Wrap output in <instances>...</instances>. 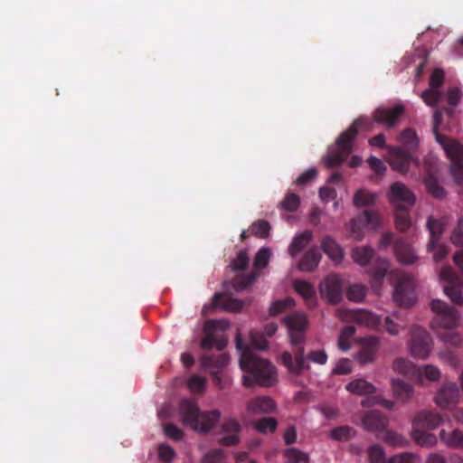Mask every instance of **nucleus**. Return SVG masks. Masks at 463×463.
Wrapping results in <instances>:
<instances>
[{"mask_svg":"<svg viewBox=\"0 0 463 463\" xmlns=\"http://www.w3.org/2000/svg\"><path fill=\"white\" fill-rule=\"evenodd\" d=\"M288 328L292 353L284 352L281 354L282 364L291 373L300 374L309 369L307 361L325 364L327 355L324 350H314L305 356L306 332L308 326L307 316L302 312H293L283 318Z\"/></svg>","mask_w":463,"mask_h":463,"instance_id":"f257e3e1","label":"nucleus"},{"mask_svg":"<svg viewBox=\"0 0 463 463\" xmlns=\"http://www.w3.org/2000/svg\"><path fill=\"white\" fill-rule=\"evenodd\" d=\"M237 348L242 351L240 358V367L247 374L243 375L242 382L245 387L254 384L269 387L277 381L276 369L268 360L252 353L249 346H244L240 335L236 336Z\"/></svg>","mask_w":463,"mask_h":463,"instance_id":"f03ea898","label":"nucleus"},{"mask_svg":"<svg viewBox=\"0 0 463 463\" xmlns=\"http://www.w3.org/2000/svg\"><path fill=\"white\" fill-rule=\"evenodd\" d=\"M179 412L184 424L199 432H208L221 418L220 411H202L197 402L189 399L180 402Z\"/></svg>","mask_w":463,"mask_h":463,"instance_id":"7ed1b4c3","label":"nucleus"},{"mask_svg":"<svg viewBox=\"0 0 463 463\" xmlns=\"http://www.w3.org/2000/svg\"><path fill=\"white\" fill-rule=\"evenodd\" d=\"M367 123V118H359L339 136L336 140V151L330 153L326 158V165L328 168L338 166L346 160L353 150V142L358 134V129Z\"/></svg>","mask_w":463,"mask_h":463,"instance_id":"20e7f679","label":"nucleus"},{"mask_svg":"<svg viewBox=\"0 0 463 463\" xmlns=\"http://www.w3.org/2000/svg\"><path fill=\"white\" fill-rule=\"evenodd\" d=\"M437 142L445 150L451 161L450 172L454 182L460 185L463 184V146L457 140L443 135L437 136Z\"/></svg>","mask_w":463,"mask_h":463,"instance_id":"39448f33","label":"nucleus"},{"mask_svg":"<svg viewBox=\"0 0 463 463\" xmlns=\"http://www.w3.org/2000/svg\"><path fill=\"white\" fill-rule=\"evenodd\" d=\"M431 310L435 317L431 321L433 328H455L459 325V315L458 310L440 299H433L430 303Z\"/></svg>","mask_w":463,"mask_h":463,"instance_id":"423d86ee","label":"nucleus"},{"mask_svg":"<svg viewBox=\"0 0 463 463\" xmlns=\"http://www.w3.org/2000/svg\"><path fill=\"white\" fill-rule=\"evenodd\" d=\"M432 349V339L424 328L414 326L411 330L409 350L411 356L419 359H426Z\"/></svg>","mask_w":463,"mask_h":463,"instance_id":"0eeeda50","label":"nucleus"},{"mask_svg":"<svg viewBox=\"0 0 463 463\" xmlns=\"http://www.w3.org/2000/svg\"><path fill=\"white\" fill-rule=\"evenodd\" d=\"M388 198L393 210H411L415 203L414 194L401 182L390 186Z\"/></svg>","mask_w":463,"mask_h":463,"instance_id":"6e6552de","label":"nucleus"},{"mask_svg":"<svg viewBox=\"0 0 463 463\" xmlns=\"http://www.w3.org/2000/svg\"><path fill=\"white\" fill-rule=\"evenodd\" d=\"M439 277L442 280L448 282L444 286L445 294L454 304L461 305L463 303V283L456 278L453 269L449 266L443 267Z\"/></svg>","mask_w":463,"mask_h":463,"instance_id":"1a4fd4ad","label":"nucleus"},{"mask_svg":"<svg viewBox=\"0 0 463 463\" xmlns=\"http://www.w3.org/2000/svg\"><path fill=\"white\" fill-rule=\"evenodd\" d=\"M393 300L400 307L406 308L415 302L414 283L408 276H401L394 287Z\"/></svg>","mask_w":463,"mask_h":463,"instance_id":"9d476101","label":"nucleus"},{"mask_svg":"<svg viewBox=\"0 0 463 463\" xmlns=\"http://www.w3.org/2000/svg\"><path fill=\"white\" fill-rule=\"evenodd\" d=\"M380 215L377 212L364 210L357 217L351 221L350 232L353 237L360 241L363 238L362 227L376 229L380 225Z\"/></svg>","mask_w":463,"mask_h":463,"instance_id":"9b49d317","label":"nucleus"},{"mask_svg":"<svg viewBox=\"0 0 463 463\" xmlns=\"http://www.w3.org/2000/svg\"><path fill=\"white\" fill-rule=\"evenodd\" d=\"M404 111L405 108L402 104H398L392 108L379 107L373 111V118L376 123L387 128H392L398 124Z\"/></svg>","mask_w":463,"mask_h":463,"instance_id":"f8f14e48","label":"nucleus"},{"mask_svg":"<svg viewBox=\"0 0 463 463\" xmlns=\"http://www.w3.org/2000/svg\"><path fill=\"white\" fill-rule=\"evenodd\" d=\"M411 163L419 165V162L414 157L413 153L400 146L390 147L389 164L393 170L405 174L408 172Z\"/></svg>","mask_w":463,"mask_h":463,"instance_id":"ddd939ff","label":"nucleus"},{"mask_svg":"<svg viewBox=\"0 0 463 463\" xmlns=\"http://www.w3.org/2000/svg\"><path fill=\"white\" fill-rule=\"evenodd\" d=\"M221 322L208 321L205 324L204 336L201 341V348L206 351H211L213 347L217 350L222 351L227 345V339L223 335H216L214 331L217 328V325Z\"/></svg>","mask_w":463,"mask_h":463,"instance_id":"4468645a","label":"nucleus"},{"mask_svg":"<svg viewBox=\"0 0 463 463\" xmlns=\"http://www.w3.org/2000/svg\"><path fill=\"white\" fill-rule=\"evenodd\" d=\"M229 355L227 354H213L205 353L200 358L201 366L209 371L213 376L214 381L221 382L218 373L229 364Z\"/></svg>","mask_w":463,"mask_h":463,"instance_id":"2eb2a0df","label":"nucleus"},{"mask_svg":"<svg viewBox=\"0 0 463 463\" xmlns=\"http://www.w3.org/2000/svg\"><path fill=\"white\" fill-rule=\"evenodd\" d=\"M361 420L364 429L371 432L384 431L388 425V418L378 410L365 411Z\"/></svg>","mask_w":463,"mask_h":463,"instance_id":"dca6fc26","label":"nucleus"},{"mask_svg":"<svg viewBox=\"0 0 463 463\" xmlns=\"http://www.w3.org/2000/svg\"><path fill=\"white\" fill-rule=\"evenodd\" d=\"M459 400V389L455 383H445L437 392L435 402L442 409H449Z\"/></svg>","mask_w":463,"mask_h":463,"instance_id":"f3484780","label":"nucleus"},{"mask_svg":"<svg viewBox=\"0 0 463 463\" xmlns=\"http://www.w3.org/2000/svg\"><path fill=\"white\" fill-rule=\"evenodd\" d=\"M321 292L332 304H337L342 299V283L336 275H329L321 284Z\"/></svg>","mask_w":463,"mask_h":463,"instance_id":"a211bd4d","label":"nucleus"},{"mask_svg":"<svg viewBox=\"0 0 463 463\" xmlns=\"http://www.w3.org/2000/svg\"><path fill=\"white\" fill-rule=\"evenodd\" d=\"M443 419L442 416L433 411H422L419 412L414 420H413V428H426V429H435L441 422Z\"/></svg>","mask_w":463,"mask_h":463,"instance_id":"6ab92c4d","label":"nucleus"},{"mask_svg":"<svg viewBox=\"0 0 463 463\" xmlns=\"http://www.w3.org/2000/svg\"><path fill=\"white\" fill-rule=\"evenodd\" d=\"M448 223L446 218L435 219L430 216L427 221V228L430 232V241L428 243V250H432L438 241L440 240V236L444 232L445 226Z\"/></svg>","mask_w":463,"mask_h":463,"instance_id":"aec40b11","label":"nucleus"},{"mask_svg":"<svg viewBox=\"0 0 463 463\" xmlns=\"http://www.w3.org/2000/svg\"><path fill=\"white\" fill-rule=\"evenodd\" d=\"M278 330V326L275 323H269L264 327V333L261 334L257 331H250V345L258 350H265L268 348L269 343L265 337L272 336Z\"/></svg>","mask_w":463,"mask_h":463,"instance_id":"412c9836","label":"nucleus"},{"mask_svg":"<svg viewBox=\"0 0 463 463\" xmlns=\"http://www.w3.org/2000/svg\"><path fill=\"white\" fill-rule=\"evenodd\" d=\"M379 341L377 337L364 338L361 349L357 354L358 361L364 364L373 361L378 350Z\"/></svg>","mask_w":463,"mask_h":463,"instance_id":"4be33fe9","label":"nucleus"},{"mask_svg":"<svg viewBox=\"0 0 463 463\" xmlns=\"http://www.w3.org/2000/svg\"><path fill=\"white\" fill-rule=\"evenodd\" d=\"M213 306L227 311L239 312L243 307V302L222 293H215L213 298Z\"/></svg>","mask_w":463,"mask_h":463,"instance_id":"5701e85b","label":"nucleus"},{"mask_svg":"<svg viewBox=\"0 0 463 463\" xmlns=\"http://www.w3.org/2000/svg\"><path fill=\"white\" fill-rule=\"evenodd\" d=\"M323 251L335 263H339L344 258V250L331 236H325L321 241Z\"/></svg>","mask_w":463,"mask_h":463,"instance_id":"b1692460","label":"nucleus"},{"mask_svg":"<svg viewBox=\"0 0 463 463\" xmlns=\"http://www.w3.org/2000/svg\"><path fill=\"white\" fill-rule=\"evenodd\" d=\"M439 439L444 445L450 449H463V431L458 429H454L452 430H441L439 432Z\"/></svg>","mask_w":463,"mask_h":463,"instance_id":"393cba45","label":"nucleus"},{"mask_svg":"<svg viewBox=\"0 0 463 463\" xmlns=\"http://www.w3.org/2000/svg\"><path fill=\"white\" fill-rule=\"evenodd\" d=\"M276 408L275 402L267 396H260L252 399L248 402L247 409L252 413H268L274 411Z\"/></svg>","mask_w":463,"mask_h":463,"instance_id":"a878e982","label":"nucleus"},{"mask_svg":"<svg viewBox=\"0 0 463 463\" xmlns=\"http://www.w3.org/2000/svg\"><path fill=\"white\" fill-rule=\"evenodd\" d=\"M353 319L360 325L370 328H378L382 325V317L368 310L359 309L353 313Z\"/></svg>","mask_w":463,"mask_h":463,"instance_id":"bb28decb","label":"nucleus"},{"mask_svg":"<svg viewBox=\"0 0 463 463\" xmlns=\"http://www.w3.org/2000/svg\"><path fill=\"white\" fill-rule=\"evenodd\" d=\"M295 290L303 297L308 308H313L317 305L316 291L313 286L304 280H297L294 283Z\"/></svg>","mask_w":463,"mask_h":463,"instance_id":"cd10ccee","label":"nucleus"},{"mask_svg":"<svg viewBox=\"0 0 463 463\" xmlns=\"http://www.w3.org/2000/svg\"><path fill=\"white\" fill-rule=\"evenodd\" d=\"M346 390L357 395H368L376 392L375 386L364 378H357L346 384Z\"/></svg>","mask_w":463,"mask_h":463,"instance_id":"c85d7f7f","label":"nucleus"},{"mask_svg":"<svg viewBox=\"0 0 463 463\" xmlns=\"http://www.w3.org/2000/svg\"><path fill=\"white\" fill-rule=\"evenodd\" d=\"M321 253L317 249L307 250L298 263V269L302 271H313L319 264Z\"/></svg>","mask_w":463,"mask_h":463,"instance_id":"c756f323","label":"nucleus"},{"mask_svg":"<svg viewBox=\"0 0 463 463\" xmlns=\"http://www.w3.org/2000/svg\"><path fill=\"white\" fill-rule=\"evenodd\" d=\"M392 388L394 396L402 402L409 401L413 395V388L411 384L400 379L392 380Z\"/></svg>","mask_w":463,"mask_h":463,"instance_id":"7c9ffc66","label":"nucleus"},{"mask_svg":"<svg viewBox=\"0 0 463 463\" xmlns=\"http://www.w3.org/2000/svg\"><path fill=\"white\" fill-rule=\"evenodd\" d=\"M397 259L403 264H412L416 260L413 250L403 241H398L394 246Z\"/></svg>","mask_w":463,"mask_h":463,"instance_id":"2f4dec72","label":"nucleus"},{"mask_svg":"<svg viewBox=\"0 0 463 463\" xmlns=\"http://www.w3.org/2000/svg\"><path fill=\"white\" fill-rule=\"evenodd\" d=\"M399 142L402 148L413 153L419 146V138L416 131L412 128H405L399 136Z\"/></svg>","mask_w":463,"mask_h":463,"instance_id":"473e14b6","label":"nucleus"},{"mask_svg":"<svg viewBox=\"0 0 463 463\" xmlns=\"http://www.w3.org/2000/svg\"><path fill=\"white\" fill-rule=\"evenodd\" d=\"M313 233L310 231H305L297 235L288 247V253L294 258L311 241Z\"/></svg>","mask_w":463,"mask_h":463,"instance_id":"72a5a7b5","label":"nucleus"},{"mask_svg":"<svg viewBox=\"0 0 463 463\" xmlns=\"http://www.w3.org/2000/svg\"><path fill=\"white\" fill-rule=\"evenodd\" d=\"M424 185L429 194L436 199H442L446 195L445 189L439 184L437 178L428 173L423 180Z\"/></svg>","mask_w":463,"mask_h":463,"instance_id":"f704fd0d","label":"nucleus"},{"mask_svg":"<svg viewBox=\"0 0 463 463\" xmlns=\"http://www.w3.org/2000/svg\"><path fill=\"white\" fill-rule=\"evenodd\" d=\"M389 262L383 258H376L373 266L370 269V274L375 283L381 284L389 269Z\"/></svg>","mask_w":463,"mask_h":463,"instance_id":"c9c22d12","label":"nucleus"},{"mask_svg":"<svg viewBox=\"0 0 463 463\" xmlns=\"http://www.w3.org/2000/svg\"><path fill=\"white\" fill-rule=\"evenodd\" d=\"M392 368L398 373H401L406 377L416 376L417 373H420L412 363L404 358H397L393 362Z\"/></svg>","mask_w":463,"mask_h":463,"instance_id":"e433bc0d","label":"nucleus"},{"mask_svg":"<svg viewBox=\"0 0 463 463\" xmlns=\"http://www.w3.org/2000/svg\"><path fill=\"white\" fill-rule=\"evenodd\" d=\"M373 250L370 246L355 247L352 251L354 261L361 266L368 264L373 260Z\"/></svg>","mask_w":463,"mask_h":463,"instance_id":"4c0bfd02","label":"nucleus"},{"mask_svg":"<svg viewBox=\"0 0 463 463\" xmlns=\"http://www.w3.org/2000/svg\"><path fill=\"white\" fill-rule=\"evenodd\" d=\"M422 428H413L412 437L420 446L431 447L437 443V438L434 434L421 430Z\"/></svg>","mask_w":463,"mask_h":463,"instance_id":"58836bf2","label":"nucleus"},{"mask_svg":"<svg viewBox=\"0 0 463 463\" xmlns=\"http://www.w3.org/2000/svg\"><path fill=\"white\" fill-rule=\"evenodd\" d=\"M392 317L397 322H395L392 317L387 316L383 319V326L390 335H396L399 333V329L404 328L406 325L401 319L400 311L393 312Z\"/></svg>","mask_w":463,"mask_h":463,"instance_id":"ea45409f","label":"nucleus"},{"mask_svg":"<svg viewBox=\"0 0 463 463\" xmlns=\"http://www.w3.org/2000/svg\"><path fill=\"white\" fill-rule=\"evenodd\" d=\"M376 194L371 193L367 190H358L354 196V204L356 207H364L374 204L376 201Z\"/></svg>","mask_w":463,"mask_h":463,"instance_id":"a19ab883","label":"nucleus"},{"mask_svg":"<svg viewBox=\"0 0 463 463\" xmlns=\"http://www.w3.org/2000/svg\"><path fill=\"white\" fill-rule=\"evenodd\" d=\"M253 426L260 433H273L278 426V421L275 418L272 417H263L261 419L256 420L253 422Z\"/></svg>","mask_w":463,"mask_h":463,"instance_id":"79ce46f5","label":"nucleus"},{"mask_svg":"<svg viewBox=\"0 0 463 463\" xmlns=\"http://www.w3.org/2000/svg\"><path fill=\"white\" fill-rule=\"evenodd\" d=\"M409 212L410 210H394L395 226L401 232L407 231L411 225Z\"/></svg>","mask_w":463,"mask_h":463,"instance_id":"37998d69","label":"nucleus"},{"mask_svg":"<svg viewBox=\"0 0 463 463\" xmlns=\"http://www.w3.org/2000/svg\"><path fill=\"white\" fill-rule=\"evenodd\" d=\"M295 305V301L292 298H286L284 299H279L274 301L269 307V315L277 316L283 311L291 308Z\"/></svg>","mask_w":463,"mask_h":463,"instance_id":"c03bdc74","label":"nucleus"},{"mask_svg":"<svg viewBox=\"0 0 463 463\" xmlns=\"http://www.w3.org/2000/svg\"><path fill=\"white\" fill-rule=\"evenodd\" d=\"M259 276L260 272L257 270H252L248 275L238 276L234 279V287L237 290L244 289L254 283Z\"/></svg>","mask_w":463,"mask_h":463,"instance_id":"a18cd8bd","label":"nucleus"},{"mask_svg":"<svg viewBox=\"0 0 463 463\" xmlns=\"http://www.w3.org/2000/svg\"><path fill=\"white\" fill-rule=\"evenodd\" d=\"M366 291L367 290L364 286L361 284H354L348 288L346 297L351 301L360 302L365 298Z\"/></svg>","mask_w":463,"mask_h":463,"instance_id":"49530a36","label":"nucleus"},{"mask_svg":"<svg viewBox=\"0 0 463 463\" xmlns=\"http://www.w3.org/2000/svg\"><path fill=\"white\" fill-rule=\"evenodd\" d=\"M368 457L370 463H388L383 449L378 444L368 449Z\"/></svg>","mask_w":463,"mask_h":463,"instance_id":"de8ad7c7","label":"nucleus"},{"mask_svg":"<svg viewBox=\"0 0 463 463\" xmlns=\"http://www.w3.org/2000/svg\"><path fill=\"white\" fill-rule=\"evenodd\" d=\"M300 203V197L293 193L288 194L280 203L281 208L287 212L293 213L297 211Z\"/></svg>","mask_w":463,"mask_h":463,"instance_id":"09e8293b","label":"nucleus"},{"mask_svg":"<svg viewBox=\"0 0 463 463\" xmlns=\"http://www.w3.org/2000/svg\"><path fill=\"white\" fill-rule=\"evenodd\" d=\"M270 250L268 248H261L255 255L253 265L255 269H264L269 264Z\"/></svg>","mask_w":463,"mask_h":463,"instance_id":"8fccbe9b","label":"nucleus"},{"mask_svg":"<svg viewBox=\"0 0 463 463\" xmlns=\"http://www.w3.org/2000/svg\"><path fill=\"white\" fill-rule=\"evenodd\" d=\"M417 369L420 373H417L416 376H425L430 382L438 381L440 377L439 370L431 364H428L423 367H418Z\"/></svg>","mask_w":463,"mask_h":463,"instance_id":"3c124183","label":"nucleus"},{"mask_svg":"<svg viewBox=\"0 0 463 463\" xmlns=\"http://www.w3.org/2000/svg\"><path fill=\"white\" fill-rule=\"evenodd\" d=\"M285 456L290 463H308V455L300 451L296 448L288 449L285 452Z\"/></svg>","mask_w":463,"mask_h":463,"instance_id":"603ef678","label":"nucleus"},{"mask_svg":"<svg viewBox=\"0 0 463 463\" xmlns=\"http://www.w3.org/2000/svg\"><path fill=\"white\" fill-rule=\"evenodd\" d=\"M250 262L246 250H241L237 257L232 261L231 268L234 271L244 270L248 268Z\"/></svg>","mask_w":463,"mask_h":463,"instance_id":"864d4df0","label":"nucleus"},{"mask_svg":"<svg viewBox=\"0 0 463 463\" xmlns=\"http://www.w3.org/2000/svg\"><path fill=\"white\" fill-rule=\"evenodd\" d=\"M383 440L393 447H403L407 442L402 435L391 430L384 431Z\"/></svg>","mask_w":463,"mask_h":463,"instance_id":"5fc2aeb1","label":"nucleus"},{"mask_svg":"<svg viewBox=\"0 0 463 463\" xmlns=\"http://www.w3.org/2000/svg\"><path fill=\"white\" fill-rule=\"evenodd\" d=\"M354 434V430L349 426H341L330 431V437L336 440L349 439Z\"/></svg>","mask_w":463,"mask_h":463,"instance_id":"6e6d98bb","label":"nucleus"},{"mask_svg":"<svg viewBox=\"0 0 463 463\" xmlns=\"http://www.w3.org/2000/svg\"><path fill=\"white\" fill-rule=\"evenodd\" d=\"M270 225L267 221L260 220L251 225V233L260 238H266L269 235Z\"/></svg>","mask_w":463,"mask_h":463,"instance_id":"4d7b16f0","label":"nucleus"},{"mask_svg":"<svg viewBox=\"0 0 463 463\" xmlns=\"http://www.w3.org/2000/svg\"><path fill=\"white\" fill-rule=\"evenodd\" d=\"M205 383V379L196 374L192 375L187 382L188 388L195 393L203 392Z\"/></svg>","mask_w":463,"mask_h":463,"instance_id":"13d9d810","label":"nucleus"},{"mask_svg":"<svg viewBox=\"0 0 463 463\" xmlns=\"http://www.w3.org/2000/svg\"><path fill=\"white\" fill-rule=\"evenodd\" d=\"M421 98L427 105L434 107L440 100L441 93L430 88L421 93Z\"/></svg>","mask_w":463,"mask_h":463,"instance_id":"bf43d9fd","label":"nucleus"},{"mask_svg":"<svg viewBox=\"0 0 463 463\" xmlns=\"http://www.w3.org/2000/svg\"><path fill=\"white\" fill-rule=\"evenodd\" d=\"M388 463H420V460L415 454L404 452L392 457Z\"/></svg>","mask_w":463,"mask_h":463,"instance_id":"052dcab7","label":"nucleus"},{"mask_svg":"<svg viewBox=\"0 0 463 463\" xmlns=\"http://www.w3.org/2000/svg\"><path fill=\"white\" fill-rule=\"evenodd\" d=\"M224 458V451L222 449H214L208 451L202 458V463H219Z\"/></svg>","mask_w":463,"mask_h":463,"instance_id":"680f3d73","label":"nucleus"},{"mask_svg":"<svg viewBox=\"0 0 463 463\" xmlns=\"http://www.w3.org/2000/svg\"><path fill=\"white\" fill-rule=\"evenodd\" d=\"M451 241L457 246H463V217L458 222L451 234Z\"/></svg>","mask_w":463,"mask_h":463,"instance_id":"e2e57ef3","label":"nucleus"},{"mask_svg":"<svg viewBox=\"0 0 463 463\" xmlns=\"http://www.w3.org/2000/svg\"><path fill=\"white\" fill-rule=\"evenodd\" d=\"M158 455L162 461L165 463H170L173 460L175 452L172 447L162 444L158 448Z\"/></svg>","mask_w":463,"mask_h":463,"instance_id":"0e129e2a","label":"nucleus"},{"mask_svg":"<svg viewBox=\"0 0 463 463\" xmlns=\"http://www.w3.org/2000/svg\"><path fill=\"white\" fill-rule=\"evenodd\" d=\"M317 171L316 168H309L304 171L296 180L298 185H305L316 178Z\"/></svg>","mask_w":463,"mask_h":463,"instance_id":"69168bd1","label":"nucleus"},{"mask_svg":"<svg viewBox=\"0 0 463 463\" xmlns=\"http://www.w3.org/2000/svg\"><path fill=\"white\" fill-rule=\"evenodd\" d=\"M444 81V71L441 69H435L430 79V86L431 89H438Z\"/></svg>","mask_w":463,"mask_h":463,"instance_id":"338daca9","label":"nucleus"},{"mask_svg":"<svg viewBox=\"0 0 463 463\" xmlns=\"http://www.w3.org/2000/svg\"><path fill=\"white\" fill-rule=\"evenodd\" d=\"M352 371V362L347 358H343L336 364L334 373L335 374H347Z\"/></svg>","mask_w":463,"mask_h":463,"instance_id":"774afa93","label":"nucleus"}]
</instances>
